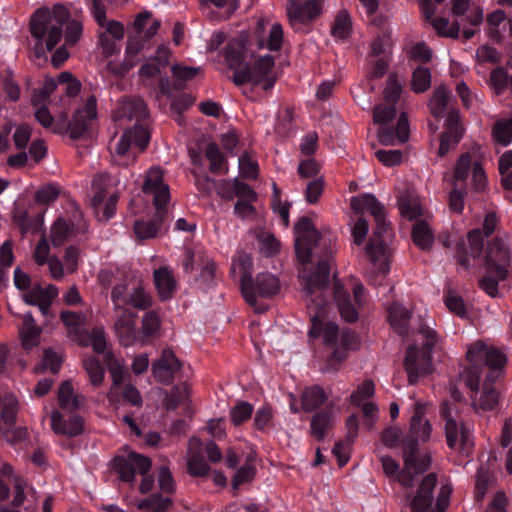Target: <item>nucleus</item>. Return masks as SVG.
<instances>
[{
	"mask_svg": "<svg viewBox=\"0 0 512 512\" xmlns=\"http://www.w3.org/2000/svg\"><path fill=\"white\" fill-rule=\"evenodd\" d=\"M468 365L461 373L465 385L473 392L472 407L477 414L494 410L499 393L493 386L501 376L507 361L506 356L496 347L476 341L467 347Z\"/></svg>",
	"mask_w": 512,
	"mask_h": 512,
	"instance_id": "obj_1",
	"label": "nucleus"
},
{
	"mask_svg": "<svg viewBox=\"0 0 512 512\" xmlns=\"http://www.w3.org/2000/svg\"><path fill=\"white\" fill-rule=\"evenodd\" d=\"M350 206L357 214L369 212L375 220L376 228L366 246V253L369 256L377 275L369 276V282L373 285H381L383 278L389 271L390 244L392 232L386 222L384 206L372 194L353 196L350 199Z\"/></svg>",
	"mask_w": 512,
	"mask_h": 512,
	"instance_id": "obj_2",
	"label": "nucleus"
},
{
	"mask_svg": "<svg viewBox=\"0 0 512 512\" xmlns=\"http://www.w3.org/2000/svg\"><path fill=\"white\" fill-rule=\"evenodd\" d=\"M118 117H126L137 123L133 128L127 129L114 147V160L119 165L128 166L133 163L137 155L144 151L150 140V133L144 125L139 124L148 117L145 102L141 99H128L121 103Z\"/></svg>",
	"mask_w": 512,
	"mask_h": 512,
	"instance_id": "obj_3",
	"label": "nucleus"
},
{
	"mask_svg": "<svg viewBox=\"0 0 512 512\" xmlns=\"http://www.w3.org/2000/svg\"><path fill=\"white\" fill-rule=\"evenodd\" d=\"M245 44L246 41L243 37L232 39L225 51L227 65L234 70V83L236 85L261 84L264 90L272 88L275 83V77L272 74L274 57L271 55L261 56L253 67H249L246 64L248 51Z\"/></svg>",
	"mask_w": 512,
	"mask_h": 512,
	"instance_id": "obj_4",
	"label": "nucleus"
},
{
	"mask_svg": "<svg viewBox=\"0 0 512 512\" xmlns=\"http://www.w3.org/2000/svg\"><path fill=\"white\" fill-rule=\"evenodd\" d=\"M142 192L152 197L156 214L152 219L137 220L134 223V233L140 240L151 239L157 236L161 225L165 221V205L170 200L169 187L163 181V172L159 168H150L145 176Z\"/></svg>",
	"mask_w": 512,
	"mask_h": 512,
	"instance_id": "obj_5",
	"label": "nucleus"
},
{
	"mask_svg": "<svg viewBox=\"0 0 512 512\" xmlns=\"http://www.w3.org/2000/svg\"><path fill=\"white\" fill-rule=\"evenodd\" d=\"M329 263L319 261L313 274L301 273L302 291L305 295L306 306L310 314L312 327L309 331L311 337H318L322 330V316L326 305V291L329 284Z\"/></svg>",
	"mask_w": 512,
	"mask_h": 512,
	"instance_id": "obj_6",
	"label": "nucleus"
},
{
	"mask_svg": "<svg viewBox=\"0 0 512 512\" xmlns=\"http://www.w3.org/2000/svg\"><path fill=\"white\" fill-rule=\"evenodd\" d=\"M416 337V342H422V348L420 349L417 344L410 345L407 348L404 360V367L410 384H416L420 377L432 372V349L440 341L436 331L428 322L419 327Z\"/></svg>",
	"mask_w": 512,
	"mask_h": 512,
	"instance_id": "obj_7",
	"label": "nucleus"
},
{
	"mask_svg": "<svg viewBox=\"0 0 512 512\" xmlns=\"http://www.w3.org/2000/svg\"><path fill=\"white\" fill-rule=\"evenodd\" d=\"M68 19L69 12L61 4L53 6L52 9H38L30 21L31 34L38 40L40 46L44 42L47 50L51 51L61 40L63 25Z\"/></svg>",
	"mask_w": 512,
	"mask_h": 512,
	"instance_id": "obj_8",
	"label": "nucleus"
},
{
	"mask_svg": "<svg viewBox=\"0 0 512 512\" xmlns=\"http://www.w3.org/2000/svg\"><path fill=\"white\" fill-rule=\"evenodd\" d=\"M404 466L400 470L398 463L389 456H382L380 461L386 476L395 478L402 486L411 487L415 477L424 473L431 464L428 455L416 454V445L406 442L403 447Z\"/></svg>",
	"mask_w": 512,
	"mask_h": 512,
	"instance_id": "obj_9",
	"label": "nucleus"
},
{
	"mask_svg": "<svg viewBox=\"0 0 512 512\" xmlns=\"http://www.w3.org/2000/svg\"><path fill=\"white\" fill-rule=\"evenodd\" d=\"M437 477L434 473L427 474L420 482L416 493L409 497V504L413 512H444L449 505L452 487L449 484L441 485L434 496Z\"/></svg>",
	"mask_w": 512,
	"mask_h": 512,
	"instance_id": "obj_10",
	"label": "nucleus"
},
{
	"mask_svg": "<svg viewBox=\"0 0 512 512\" xmlns=\"http://www.w3.org/2000/svg\"><path fill=\"white\" fill-rule=\"evenodd\" d=\"M127 286L115 285L111 291V301L115 312L114 331L124 346H131L137 340V313L127 307Z\"/></svg>",
	"mask_w": 512,
	"mask_h": 512,
	"instance_id": "obj_11",
	"label": "nucleus"
},
{
	"mask_svg": "<svg viewBox=\"0 0 512 512\" xmlns=\"http://www.w3.org/2000/svg\"><path fill=\"white\" fill-rule=\"evenodd\" d=\"M440 415L445 420L448 446L468 454L473 446L472 426L463 421L455 404L443 402Z\"/></svg>",
	"mask_w": 512,
	"mask_h": 512,
	"instance_id": "obj_12",
	"label": "nucleus"
},
{
	"mask_svg": "<svg viewBox=\"0 0 512 512\" xmlns=\"http://www.w3.org/2000/svg\"><path fill=\"white\" fill-rule=\"evenodd\" d=\"M119 184V180L115 177L101 173L97 175L93 180L92 191L93 196L91 204L94 210L97 212L105 199L107 201L103 208V215L100 217L101 220H108L115 214L116 203L118 201V193L113 190V187Z\"/></svg>",
	"mask_w": 512,
	"mask_h": 512,
	"instance_id": "obj_13",
	"label": "nucleus"
},
{
	"mask_svg": "<svg viewBox=\"0 0 512 512\" xmlns=\"http://www.w3.org/2000/svg\"><path fill=\"white\" fill-rule=\"evenodd\" d=\"M295 251L298 260L306 264L310 261L313 249L326 245V240L321 237L314 223L307 217H302L294 227Z\"/></svg>",
	"mask_w": 512,
	"mask_h": 512,
	"instance_id": "obj_14",
	"label": "nucleus"
},
{
	"mask_svg": "<svg viewBox=\"0 0 512 512\" xmlns=\"http://www.w3.org/2000/svg\"><path fill=\"white\" fill-rule=\"evenodd\" d=\"M354 301L350 297V293L337 279L333 283L334 300L338 307L339 313L347 322H355L358 319V308L364 303V288L361 284H355L352 288Z\"/></svg>",
	"mask_w": 512,
	"mask_h": 512,
	"instance_id": "obj_15",
	"label": "nucleus"
},
{
	"mask_svg": "<svg viewBox=\"0 0 512 512\" xmlns=\"http://www.w3.org/2000/svg\"><path fill=\"white\" fill-rule=\"evenodd\" d=\"M87 223L82 212L75 205L72 206V216L69 220L59 218L51 227V241L54 246L62 245L67 239L84 234L87 231Z\"/></svg>",
	"mask_w": 512,
	"mask_h": 512,
	"instance_id": "obj_16",
	"label": "nucleus"
},
{
	"mask_svg": "<svg viewBox=\"0 0 512 512\" xmlns=\"http://www.w3.org/2000/svg\"><path fill=\"white\" fill-rule=\"evenodd\" d=\"M112 469L119 474L124 482H133L135 473L145 475L151 468V460L141 454L131 452L126 456H116L112 460Z\"/></svg>",
	"mask_w": 512,
	"mask_h": 512,
	"instance_id": "obj_17",
	"label": "nucleus"
},
{
	"mask_svg": "<svg viewBox=\"0 0 512 512\" xmlns=\"http://www.w3.org/2000/svg\"><path fill=\"white\" fill-rule=\"evenodd\" d=\"M323 338L327 345L336 347L340 344V348H336L332 354V360L337 362L343 361L347 357L346 350L355 349L358 345V340L354 332L350 330H343L339 332V328L335 323H327L323 327Z\"/></svg>",
	"mask_w": 512,
	"mask_h": 512,
	"instance_id": "obj_18",
	"label": "nucleus"
},
{
	"mask_svg": "<svg viewBox=\"0 0 512 512\" xmlns=\"http://www.w3.org/2000/svg\"><path fill=\"white\" fill-rule=\"evenodd\" d=\"M18 406L16 397L14 395H7L1 408V421L4 426L1 425L0 432L3 433L5 440L12 445L25 440L27 437L26 429L13 427L16 421Z\"/></svg>",
	"mask_w": 512,
	"mask_h": 512,
	"instance_id": "obj_19",
	"label": "nucleus"
},
{
	"mask_svg": "<svg viewBox=\"0 0 512 512\" xmlns=\"http://www.w3.org/2000/svg\"><path fill=\"white\" fill-rule=\"evenodd\" d=\"M510 264V251L505 241L496 237L490 243L486 255L488 273H495L499 279L505 280Z\"/></svg>",
	"mask_w": 512,
	"mask_h": 512,
	"instance_id": "obj_20",
	"label": "nucleus"
},
{
	"mask_svg": "<svg viewBox=\"0 0 512 512\" xmlns=\"http://www.w3.org/2000/svg\"><path fill=\"white\" fill-rule=\"evenodd\" d=\"M252 258L243 252H240L233 259L231 273L239 275L241 291L245 301L251 305H256V294L254 291V283L252 281Z\"/></svg>",
	"mask_w": 512,
	"mask_h": 512,
	"instance_id": "obj_21",
	"label": "nucleus"
},
{
	"mask_svg": "<svg viewBox=\"0 0 512 512\" xmlns=\"http://www.w3.org/2000/svg\"><path fill=\"white\" fill-rule=\"evenodd\" d=\"M181 372L182 363L171 349H164L152 364L153 376L162 384H170Z\"/></svg>",
	"mask_w": 512,
	"mask_h": 512,
	"instance_id": "obj_22",
	"label": "nucleus"
},
{
	"mask_svg": "<svg viewBox=\"0 0 512 512\" xmlns=\"http://www.w3.org/2000/svg\"><path fill=\"white\" fill-rule=\"evenodd\" d=\"M425 405L421 402H416L414 405L413 415L410 419L409 434L403 441L416 445V454L418 453V442H426L430 439L432 426L427 418H425Z\"/></svg>",
	"mask_w": 512,
	"mask_h": 512,
	"instance_id": "obj_23",
	"label": "nucleus"
},
{
	"mask_svg": "<svg viewBox=\"0 0 512 512\" xmlns=\"http://www.w3.org/2000/svg\"><path fill=\"white\" fill-rule=\"evenodd\" d=\"M320 13V0H309L304 4H300V0L289 1V20L296 30H301L302 25L313 21Z\"/></svg>",
	"mask_w": 512,
	"mask_h": 512,
	"instance_id": "obj_24",
	"label": "nucleus"
},
{
	"mask_svg": "<svg viewBox=\"0 0 512 512\" xmlns=\"http://www.w3.org/2000/svg\"><path fill=\"white\" fill-rule=\"evenodd\" d=\"M91 14L98 25L97 35H105L115 39H123L125 29L121 22L114 19H108L106 10L101 0H92Z\"/></svg>",
	"mask_w": 512,
	"mask_h": 512,
	"instance_id": "obj_25",
	"label": "nucleus"
},
{
	"mask_svg": "<svg viewBox=\"0 0 512 512\" xmlns=\"http://www.w3.org/2000/svg\"><path fill=\"white\" fill-rule=\"evenodd\" d=\"M97 118V101L95 96H89L85 104L78 108L69 125L70 136L80 138L90 126L91 121Z\"/></svg>",
	"mask_w": 512,
	"mask_h": 512,
	"instance_id": "obj_26",
	"label": "nucleus"
},
{
	"mask_svg": "<svg viewBox=\"0 0 512 512\" xmlns=\"http://www.w3.org/2000/svg\"><path fill=\"white\" fill-rule=\"evenodd\" d=\"M463 131L459 111L451 109L446 119V130L440 138L438 155L443 157L450 149L456 147L463 135Z\"/></svg>",
	"mask_w": 512,
	"mask_h": 512,
	"instance_id": "obj_27",
	"label": "nucleus"
},
{
	"mask_svg": "<svg viewBox=\"0 0 512 512\" xmlns=\"http://www.w3.org/2000/svg\"><path fill=\"white\" fill-rule=\"evenodd\" d=\"M340 408L333 402L328 403L324 409L316 413L310 423V433L317 440H323L327 430L333 425Z\"/></svg>",
	"mask_w": 512,
	"mask_h": 512,
	"instance_id": "obj_28",
	"label": "nucleus"
},
{
	"mask_svg": "<svg viewBox=\"0 0 512 512\" xmlns=\"http://www.w3.org/2000/svg\"><path fill=\"white\" fill-rule=\"evenodd\" d=\"M487 32L490 37L500 41L506 36L512 37V20L505 11L497 9L486 16Z\"/></svg>",
	"mask_w": 512,
	"mask_h": 512,
	"instance_id": "obj_29",
	"label": "nucleus"
},
{
	"mask_svg": "<svg viewBox=\"0 0 512 512\" xmlns=\"http://www.w3.org/2000/svg\"><path fill=\"white\" fill-rule=\"evenodd\" d=\"M51 429L55 434L75 437L83 432V419L78 415L63 420L59 411L54 410L50 417Z\"/></svg>",
	"mask_w": 512,
	"mask_h": 512,
	"instance_id": "obj_30",
	"label": "nucleus"
},
{
	"mask_svg": "<svg viewBox=\"0 0 512 512\" xmlns=\"http://www.w3.org/2000/svg\"><path fill=\"white\" fill-rule=\"evenodd\" d=\"M259 34L258 46L261 49L277 51L281 48L283 42V29L279 23H273L268 30L265 29V22L259 20L257 24Z\"/></svg>",
	"mask_w": 512,
	"mask_h": 512,
	"instance_id": "obj_31",
	"label": "nucleus"
},
{
	"mask_svg": "<svg viewBox=\"0 0 512 512\" xmlns=\"http://www.w3.org/2000/svg\"><path fill=\"white\" fill-rule=\"evenodd\" d=\"M21 346L24 350L30 351L39 344L41 328L36 325L31 312L22 315V324L18 327Z\"/></svg>",
	"mask_w": 512,
	"mask_h": 512,
	"instance_id": "obj_32",
	"label": "nucleus"
},
{
	"mask_svg": "<svg viewBox=\"0 0 512 512\" xmlns=\"http://www.w3.org/2000/svg\"><path fill=\"white\" fill-rule=\"evenodd\" d=\"M153 279L159 297L163 300L172 298L177 286L172 270L167 266L155 269Z\"/></svg>",
	"mask_w": 512,
	"mask_h": 512,
	"instance_id": "obj_33",
	"label": "nucleus"
},
{
	"mask_svg": "<svg viewBox=\"0 0 512 512\" xmlns=\"http://www.w3.org/2000/svg\"><path fill=\"white\" fill-rule=\"evenodd\" d=\"M279 280L271 273H260L256 277L254 283V291L256 294V305L253 306L257 312L263 311L258 307V298H270L279 292Z\"/></svg>",
	"mask_w": 512,
	"mask_h": 512,
	"instance_id": "obj_34",
	"label": "nucleus"
},
{
	"mask_svg": "<svg viewBox=\"0 0 512 512\" xmlns=\"http://www.w3.org/2000/svg\"><path fill=\"white\" fill-rule=\"evenodd\" d=\"M202 448V442L199 438H191L189 440V459H188V470L193 476L201 477L205 476L209 472V465L206 463L204 458L199 454Z\"/></svg>",
	"mask_w": 512,
	"mask_h": 512,
	"instance_id": "obj_35",
	"label": "nucleus"
},
{
	"mask_svg": "<svg viewBox=\"0 0 512 512\" xmlns=\"http://www.w3.org/2000/svg\"><path fill=\"white\" fill-rule=\"evenodd\" d=\"M171 52L166 46H160L157 49L156 55L150 57L141 66L139 72L144 77H154L160 73L161 68H164L169 63Z\"/></svg>",
	"mask_w": 512,
	"mask_h": 512,
	"instance_id": "obj_36",
	"label": "nucleus"
},
{
	"mask_svg": "<svg viewBox=\"0 0 512 512\" xmlns=\"http://www.w3.org/2000/svg\"><path fill=\"white\" fill-rule=\"evenodd\" d=\"M116 285L127 286V306L131 305L134 308L144 310L151 305V297L149 293L140 284L124 280L123 282L117 283Z\"/></svg>",
	"mask_w": 512,
	"mask_h": 512,
	"instance_id": "obj_37",
	"label": "nucleus"
},
{
	"mask_svg": "<svg viewBox=\"0 0 512 512\" xmlns=\"http://www.w3.org/2000/svg\"><path fill=\"white\" fill-rule=\"evenodd\" d=\"M13 488H14V497L12 500V505L14 507H20L27 500L28 504L35 503V509L37 508V499H36V491L28 485V483L22 479L18 475H13Z\"/></svg>",
	"mask_w": 512,
	"mask_h": 512,
	"instance_id": "obj_38",
	"label": "nucleus"
},
{
	"mask_svg": "<svg viewBox=\"0 0 512 512\" xmlns=\"http://www.w3.org/2000/svg\"><path fill=\"white\" fill-rule=\"evenodd\" d=\"M60 318L67 328L68 336L73 341L81 342V329L86 322L85 315L73 311H62Z\"/></svg>",
	"mask_w": 512,
	"mask_h": 512,
	"instance_id": "obj_39",
	"label": "nucleus"
},
{
	"mask_svg": "<svg viewBox=\"0 0 512 512\" xmlns=\"http://www.w3.org/2000/svg\"><path fill=\"white\" fill-rule=\"evenodd\" d=\"M409 319L410 312L402 305L394 303L389 307L390 324L400 335L406 334Z\"/></svg>",
	"mask_w": 512,
	"mask_h": 512,
	"instance_id": "obj_40",
	"label": "nucleus"
},
{
	"mask_svg": "<svg viewBox=\"0 0 512 512\" xmlns=\"http://www.w3.org/2000/svg\"><path fill=\"white\" fill-rule=\"evenodd\" d=\"M451 100L450 92L443 86L438 87L429 102V109L431 114L435 117H441L449 107Z\"/></svg>",
	"mask_w": 512,
	"mask_h": 512,
	"instance_id": "obj_41",
	"label": "nucleus"
},
{
	"mask_svg": "<svg viewBox=\"0 0 512 512\" xmlns=\"http://www.w3.org/2000/svg\"><path fill=\"white\" fill-rule=\"evenodd\" d=\"M325 400V392L321 387L313 386L307 388L301 396L302 408L308 412L316 410Z\"/></svg>",
	"mask_w": 512,
	"mask_h": 512,
	"instance_id": "obj_42",
	"label": "nucleus"
},
{
	"mask_svg": "<svg viewBox=\"0 0 512 512\" xmlns=\"http://www.w3.org/2000/svg\"><path fill=\"white\" fill-rule=\"evenodd\" d=\"M150 13L144 12L140 13L135 21H134V29L138 34L143 33V37L148 40L152 38L159 30L160 21L152 20L150 21Z\"/></svg>",
	"mask_w": 512,
	"mask_h": 512,
	"instance_id": "obj_43",
	"label": "nucleus"
},
{
	"mask_svg": "<svg viewBox=\"0 0 512 512\" xmlns=\"http://www.w3.org/2000/svg\"><path fill=\"white\" fill-rule=\"evenodd\" d=\"M414 243L421 249H428L433 242V234L427 223L419 221L415 223L412 231Z\"/></svg>",
	"mask_w": 512,
	"mask_h": 512,
	"instance_id": "obj_44",
	"label": "nucleus"
},
{
	"mask_svg": "<svg viewBox=\"0 0 512 512\" xmlns=\"http://www.w3.org/2000/svg\"><path fill=\"white\" fill-rule=\"evenodd\" d=\"M205 155L210 161V171L212 173H227L225 157L216 144L210 143L206 148Z\"/></svg>",
	"mask_w": 512,
	"mask_h": 512,
	"instance_id": "obj_45",
	"label": "nucleus"
},
{
	"mask_svg": "<svg viewBox=\"0 0 512 512\" xmlns=\"http://www.w3.org/2000/svg\"><path fill=\"white\" fill-rule=\"evenodd\" d=\"M58 401L61 408L69 411L79 407L78 398L74 395L73 387L69 381L61 384L58 391Z\"/></svg>",
	"mask_w": 512,
	"mask_h": 512,
	"instance_id": "obj_46",
	"label": "nucleus"
},
{
	"mask_svg": "<svg viewBox=\"0 0 512 512\" xmlns=\"http://www.w3.org/2000/svg\"><path fill=\"white\" fill-rule=\"evenodd\" d=\"M83 365L89 376L91 384L95 387L101 386L104 380L105 371L99 360L95 357H90L84 360Z\"/></svg>",
	"mask_w": 512,
	"mask_h": 512,
	"instance_id": "obj_47",
	"label": "nucleus"
},
{
	"mask_svg": "<svg viewBox=\"0 0 512 512\" xmlns=\"http://www.w3.org/2000/svg\"><path fill=\"white\" fill-rule=\"evenodd\" d=\"M170 505V498L154 494L140 501L138 508L148 512H165Z\"/></svg>",
	"mask_w": 512,
	"mask_h": 512,
	"instance_id": "obj_48",
	"label": "nucleus"
},
{
	"mask_svg": "<svg viewBox=\"0 0 512 512\" xmlns=\"http://www.w3.org/2000/svg\"><path fill=\"white\" fill-rule=\"evenodd\" d=\"M61 187L55 183H47L35 192V201L40 205L53 203L60 195Z\"/></svg>",
	"mask_w": 512,
	"mask_h": 512,
	"instance_id": "obj_49",
	"label": "nucleus"
},
{
	"mask_svg": "<svg viewBox=\"0 0 512 512\" xmlns=\"http://www.w3.org/2000/svg\"><path fill=\"white\" fill-rule=\"evenodd\" d=\"M391 47V38L387 32L378 35L370 45L369 56L375 59L380 57H389Z\"/></svg>",
	"mask_w": 512,
	"mask_h": 512,
	"instance_id": "obj_50",
	"label": "nucleus"
},
{
	"mask_svg": "<svg viewBox=\"0 0 512 512\" xmlns=\"http://www.w3.org/2000/svg\"><path fill=\"white\" fill-rule=\"evenodd\" d=\"M493 137L496 142L507 146L512 142V119H503L495 123Z\"/></svg>",
	"mask_w": 512,
	"mask_h": 512,
	"instance_id": "obj_51",
	"label": "nucleus"
},
{
	"mask_svg": "<svg viewBox=\"0 0 512 512\" xmlns=\"http://www.w3.org/2000/svg\"><path fill=\"white\" fill-rule=\"evenodd\" d=\"M412 90L421 93L428 90L431 86V73L428 68L418 67L414 70L412 76Z\"/></svg>",
	"mask_w": 512,
	"mask_h": 512,
	"instance_id": "obj_52",
	"label": "nucleus"
},
{
	"mask_svg": "<svg viewBox=\"0 0 512 512\" xmlns=\"http://www.w3.org/2000/svg\"><path fill=\"white\" fill-rule=\"evenodd\" d=\"M476 161H473L470 154H464L462 155L459 160L456 163L455 166V172H454V179H453V185L459 186L460 182H464L469 173L470 169H473V163Z\"/></svg>",
	"mask_w": 512,
	"mask_h": 512,
	"instance_id": "obj_53",
	"label": "nucleus"
},
{
	"mask_svg": "<svg viewBox=\"0 0 512 512\" xmlns=\"http://www.w3.org/2000/svg\"><path fill=\"white\" fill-rule=\"evenodd\" d=\"M429 22L431 23L433 28L436 30V32L441 36L456 38L459 35V32H460L459 23L449 24V21L442 17L433 18Z\"/></svg>",
	"mask_w": 512,
	"mask_h": 512,
	"instance_id": "obj_54",
	"label": "nucleus"
},
{
	"mask_svg": "<svg viewBox=\"0 0 512 512\" xmlns=\"http://www.w3.org/2000/svg\"><path fill=\"white\" fill-rule=\"evenodd\" d=\"M352 23L347 12H340L332 26V34L336 38L346 39L351 33Z\"/></svg>",
	"mask_w": 512,
	"mask_h": 512,
	"instance_id": "obj_55",
	"label": "nucleus"
},
{
	"mask_svg": "<svg viewBox=\"0 0 512 512\" xmlns=\"http://www.w3.org/2000/svg\"><path fill=\"white\" fill-rule=\"evenodd\" d=\"M509 83L510 76L504 68L498 67L491 71L490 85L496 94H502L509 87Z\"/></svg>",
	"mask_w": 512,
	"mask_h": 512,
	"instance_id": "obj_56",
	"label": "nucleus"
},
{
	"mask_svg": "<svg viewBox=\"0 0 512 512\" xmlns=\"http://www.w3.org/2000/svg\"><path fill=\"white\" fill-rule=\"evenodd\" d=\"M206 252L200 248L187 249L182 259V267L186 273H191L195 266L205 260Z\"/></svg>",
	"mask_w": 512,
	"mask_h": 512,
	"instance_id": "obj_57",
	"label": "nucleus"
},
{
	"mask_svg": "<svg viewBox=\"0 0 512 512\" xmlns=\"http://www.w3.org/2000/svg\"><path fill=\"white\" fill-rule=\"evenodd\" d=\"M253 413V406L245 401L237 403L230 411L231 421L235 426L241 425L250 419Z\"/></svg>",
	"mask_w": 512,
	"mask_h": 512,
	"instance_id": "obj_58",
	"label": "nucleus"
},
{
	"mask_svg": "<svg viewBox=\"0 0 512 512\" xmlns=\"http://www.w3.org/2000/svg\"><path fill=\"white\" fill-rule=\"evenodd\" d=\"M492 482V475L488 468L481 465L478 468L475 480L476 498L482 499L487 491L488 486Z\"/></svg>",
	"mask_w": 512,
	"mask_h": 512,
	"instance_id": "obj_59",
	"label": "nucleus"
},
{
	"mask_svg": "<svg viewBox=\"0 0 512 512\" xmlns=\"http://www.w3.org/2000/svg\"><path fill=\"white\" fill-rule=\"evenodd\" d=\"M375 386L372 380H365L357 390L350 396V403L360 406L366 399L374 395Z\"/></svg>",
	"mask_w": 512,
	"mask_h": 512,
	"instance_id": "obj_60",
	"label": "nucleus"
},
{
	"mask_svg": "<svg viewBox=\"0 0 512 512\" xmlns=\"http://www.w3.org/2000/svg\"><path fill=\"white\" fill-rule=\"evenodd\" d=\"M189 388L187 385L175 387L172 392L166 396L164 405L167 409L174 410L180 403L188 400Z\"/></svg>",
	"mask_w": 512,
	"mask_h": 512,
	"instance_id": "obj_61",
	"label": "nucleus"
},
{
	"mask_svg": "<svg viewBox=\"0 0 512 512\" xmlns=\"http://www.w3.org/2000/svg\"><path fill=\"white\" fill-rule=\"evenodd\" d=\"M239 171L242 177L252 179L256 178L258 174V166L256 161L251 157L248 152L243 153L239 157Z\"/></svg>",
	"mask_w": 512,
	"mask_h": 512,
	"instance_id": "obj_62",
	"label": "nucleus"
},
{
	"mask_svg": "<svg viewBox=\"0 0 512 512\" xmlns=\"http://www.w3.org/2000/svg\"><path fill=\"white\" fill-rule=\"evenodd\" d=\"M399 209L405 217L414 219L421 214V207L416 199H410L405 195L398 198Z\"/></svg>",
	"mask_w": 512,
	"mask_h": 512,
	"instance_id": "obj_63",
	"label": "nucleus"
},
{
	"mask_svg": "<svg viewBox=\"0 0 512 512\" xmlns=\"http://www.w3.org/2000/svg\"><path fill=\"white\" fill-rule=\"evenodd\" d=\"M402 91V86L398 82L397 78L390 75L387 80L386 87L384 89V100L387 104L395 106Z\"/></svg>",
	"mask_w": 512,
	"mask_h": 512,
	"instance_id": "obj_64",
	"label": "nucleus"
}]
</instances>
